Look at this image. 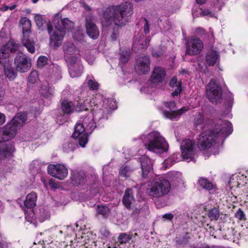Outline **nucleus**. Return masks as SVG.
<instances>
[{
  "mask_svg": "<svg viewBox=\"0 0 248 248\" xmlns=\"http://www.w3.org/2000/svg\"><path fill=\"white\" fill-rule=\"evenodd\" d=\"M0 70L4 69V74L10 80H14L16 77V72L12 66V63L9 60H0Z\"/></svg>",
  "mask_w": 248,
  "mask_h": 248,
  "instance_id": "a211bd4d",
  "label": "nucleus"
},
{
  "mask_svg": "<svg viewBox=\"0 0 248 248\" xmlns=\"http://www.w3.org/2000/svg\"><path fill=\"white\" fill-rule=\"evenodd\" d=\"M188 110L186 107H183L177 111H164L163 112L164 117L172 121L178 120L180 116Z\"/></svg>",
  "mask_w": 248,
  "mask_h": 248,
  "instance_id": "a878e982",
  "label": "nucleus"
},
{
  "mask_svg": "<svg viewBox=\"0 0 248 248\" xmlns=\"http://www.w3.org/2000/svg\"><path fill=\"white\" fill-rule=\"evenodd\" d=\"M34 20L39 29L42 31L46 29L50 35L52 34L51 32H53V29L49 21H46L40 15L35 16Z\"/></svg>",
  "mask_w": 248,
  "mask_h": 248,
  "instance_id": "b1692460",
  "label": "nucleus"
},
{
  "mask_svg": "<svg viewBox=\"0 0 248 248\" xmlns=\"http://www.w3.org/2000/svg\"><path fill=\"white\" fill-rule=\"evenodd\" d=\"M206 0H196V2L197 3L202 5L204 4Z\"/></svg>",
  "mask_w": 248,
  "mask_h": 248,
  "instance_id": "338daca9",
  "label": "nucleus"
},
{
  "mask_svg": "<svg viewBox=\"0 0 248 248\" xmlns=\"http://www.w3.org/2000/svg\"><path fill=\"white\" fill-rule=\"evenodd\" d=\"M47 171L49 174L60 180H62L67 177L68 170L63 165H49L47 167Z\"/></svg>",
  "mask_w": 248,
  "mask_h": 248,
  "instance_id": "ddd939ff",
  "label": "nucleus"
},
{
  "mask_svg": "<svg viewBox=\"0 0 248 248\" xmlns=\"http://www.w3.org/2000/svg\"><path fill=\"white\" fill-rule=\"evenodd\" d=\"M80 3L82 5V6L83 7H84V8L85 9H86L87 10H88V11L91 10V8L89 6L87 5L83 0L80 1Z\"/></svg>",
  "mask_w": 248,
  "mask_h": 248,
  "instance_id": "bf43d9fd",
  "label": "nucleus"
},
{
  "mask_svg": "<svg viewBox=\"0 0 248 248\" xmlns=\"http://www.w3.org/2000/svg\"><path fill=\"white\" fill-rule=\"evenodd\" d=\"M181 174L177 172H171L168 174L169 180L163 177L155 178L149 186V196L155 200L167 196L171 189L170 181L179 182Z\"/></svg>",
  "mask_w": 248,
  "mask_h": 248,
  "instance_id": "20e7f679",
  "label": "nucleus"
},
{
  "mask_svg": "<svg viewBox=\"0 0 248 248\" xmlns=\"http://www.w3.org/2000/svg\"><path fill=\"white\" fill-rule=\"evenodd\" d=\"M165 105L166 107L171 109L175 107V103L174 101H170L169 102L165 103Z\"/></svg>",
  "mask_w": 248,
  "mask_h": 248,
  "instance_id": "6e6d98bb",
  "label": "nucleus"
},
{
  "mask_svg": "<svg viewBox=\"0 0 248 248\" xmlns=\"http://www.w3.org/2000/svg\"><path fill=\"white\" fill-rule=\"evenodd\" d=\"M5 121V115L0 112V124H2Z\"/></svg>",
  "mask_w": 248,
  "mask_h": 248,
  "instance_id": "052dcab7",
  "label": "nucleus"
},
{
  "mask_svg": "<svg viewBox=\"0 0 248 248\" xmlns=\"http://www.w3.org/2000/svg\"><path fill=\"white\" fill-rule=\"evenodd\" d=\"M50 69L49 77L52 81H56L61 78V69L59 66L53 64Z\"/></svg>",
  "mask_w": 248,
  "mask_h": 248,
  "instance_id": "7c9ffc66",
  "label": "nucleus"
},
{
  "mask_svg": "<svg viewBox=\"0 0 248 248\" xmlns=\"http://www.w3.org/2000/svg\"><path fill=\"white\" fill-rule=\"evenodd\" d=\"M53 22L55 28L50 35V45L56 49L61 45L66 31L72 29L74 23L66 18L61 19L59 14L54 16Z\"/></svg>",
  "mask_w": 248,
  "mask_h": 248,
  "instance_id": "39448f33",
  "label": "nucleus"
},
{
  "mask_svg": "<svg viewBox=\"0 0 248 248\" xmlns=\"http://www.w3.org/2000/svg\"><path fill=\"white\" fill-rule=\"evenodd\" d=\"M76 145L72 142H66L63 145V149L64 152H68L70 151H74Z\"/></svg>",
  "mask_w": 248,
  "mask_h": 248,
  "instance_id": "a18cd8bd",
  "label": "nucleus"
},
{
  "mask_svg": "<svg viewBox=\"0 0 248 248\" xmlns=\"http://www.w3.org/2000/svg\"><path fill=\"white\" fill-rule=\"evenodd\" d=\"M69 69V73L71 78L78 77L82 73L83 67L80 63L79 59L66 62Z\"/></svg>",
  "mask_w": 248,
  "mask_h": 248,
  "instance_id": "f3484780",
  "label": "nucleus"
},
{
  "mask_svg": "<svg viewBox=\"0 0 248 248\" xmlns=\"http://www.w3.org/2000/svg\"><path fill=\"white\" fill-rule=\"evenodd\" d=\"M219 212L217 208H213L208 213V217L212 220H217L219 217Z\"/></svg>",
  "mask_w": 248,
  "mask_h": 248,
  "instance_id": "79ce46f5",
  "label": "nucleus"
},
{
  "mask_svg": "<svg viewBox=\"0 0 248 248\" xmlns=\"http://www.w3.org/2000/svg\"><path fill=\"white\" fill-rule=\"evenodd\" d=\"M15 151V147L11 142L2 143L0 145V161L11 156Z\"/></svg>",
  "mask_w": 248,
  "mask_h": 248,
  "instance_id": "4be33fe9",
  "label": "nucleus"
},
{
  "mask_svg": "<svg viewBox=\"0 0 248 248\" xmlns=\"http://www.w3.org/2000/svg\"><path fill=\"white\" fill-rule=\"evenodd\" d=\"M219 58L218 52L211 50L206 54L205 57L206 64L209 66H213Z\"/></svg>",
  "mask_w": 248,
  "mask_h": 248,
  "instance_id": "cd10ccee",
  "label": "nucleus"
},
{
  "mask_svg": "<svg viewBox=\"0 0 248 248\" xmlns=\"http://www.w3.org/2000/svg\"><path fill=\"white\" fill-rule=\"evenodd\" d=\"M206 96L212 102H217L222 96L221 87L215 79L211 80L206 88Z\"/></svg>",
  "mask_w": 248,
  "mask_h": 248,
  "instance_id": "1a4fd4ad",
  "label": "nucleus"
},
{
  "mask_svg": "<svg viewBox=\"0 0 248 248\" xmlns=\"http://www.w3.org/2000/svg\"><path fill=\"white\" fill-rule=\"evenodd\" d=\"M150 39L142 34L140 35L136 39L134 47L143 49L146 48L150 42Z\"/></svg>",
  "mask_w": 248,
  "mask_h": 248,
  "instance_id": "bb28decb",
  "label": "nucleus"
},
{
  "mask_svg": "<svg viewBox=\"0 0 248 248\" xmlns=\"http://www.w3.org/2000/svg\"><path fill=\"white\" fill-rule=\"evenodd\" d=\"M144 27H143L144 32L145 34H147V33H149V31H150L149 25L147 20L146 19H144Z\"/></svg>",
  "mask_w": 248,
  "mask_h": 248,
  "instance_id": "3c124183",
  "label": "nucleus"
},
{
  "mask_svg": "<svg viewBox=\"0 0 248 248\" xmlns=\"http://www.w3.org/2000/svg\"><path fill=\"white\" fill-rule=\"evenodd\" d=\"M166 75V71L163 68L160 66H156L153 71L151 77V81L154 85H157L158 84L163 82Z\"/></svg>",
  "mask_w": 248,
  "mask_h": 248,
  "instance_id": "6ab92c4d",
  "label": "nucleus"
},
{
  "mask_svg": "<svg viewBox=\"0 0 248 248\" xmlns=\"http://www.w3.org/2000/svg\"><path fill=\"white\" fill-rule=\"evenodd\" d=\"M143 140L146 148L155 153L166 152L169 148V145L164 138L156 131L149 133L144 137Z\"/></svg>",
  "mask_w": 248,
  "mask_h": 248,
  "instance_id": "0eeeda50",
  "label": "nucleus"
},
{
  "mask_svg": "<svg viewBox=\"0 0 248 248\" xmlns=\"http://www.w3.org/2000/svg\"><path fill=\"white\" fill-rule=\"evenodd\" d=\"M61 108L64 113L70 114L75 111V104L71 101L64 100L61 103Z\"/></svg>",
  "mask_w": 248,
  "mask_h": 248,
  "instance_id": "2f4dec72",
  "label": "nucleus"
},
{
  "mask_svg": "<svg viewBox=\"0 0 248 248\" xmlns=\"http://www.w3.org/2000/svg\"><path fill=\"white\" fill-rule=\"evenodd\" d=\"M88 133L89 132H87L84 125L79 121L75 125V131L72 136L75 139L78 138L80 146L84 147L88 140Z\"/></svg>",
  "mask_w": 248,
  "mask_h": 248,
  "instance_id": "9d476101",
  "label": "nucleus"
},
{
  "mask_svg": "<svg viewBox=\"0 0 248 248\" xmlns=\"http://www.w3.org/2000/svg\"><path fill=\"white\" fill-rule=\"evenodd\" d=\"M235 217L239 220H243L246 219V216L242 210L239 209L235 214Z\"/></svg>",
  "mask_w": 248,
  "mask_h": 248,
  "instance_id": "09e8293b",
  "label": "nucleus"
},
{
  "mask_svg": "<svg viewBox=\"0 0 248 248\" xmlns=\"http://www.w3.org/2000/svg\"><path fill=\"white\" fill-rule=\"evenodd\" d=\"M91 103L92 112L89 113L86 117L81 118L79 120L89 133H91L96 127L95 120L107 119L108 115L112 110L116 108V103L112 100L105 99L103 104L101 102L98 104L96 99H93Z\"/></svg>",
  "mask_w": 248,
  "mask_h": 248,
  "instance_id": "7ed1b4c3",
  "label": "nucleus"
},
{
  "mask_svg": "<svg viewBox=\"0 0 248 248\" xmlns=\"http://www.w3.org/2000/svg\"><path fill=\"white\" fill-rule=\"evenodd\" d=\"M232 132V124L228 121L218 120L211 128L206 124L198 139V146L200 150L210 148L217 140H223Z\"/></svg>",
  "mask_w": 248,
  "mask_h": 248,
  "instance_id": "f257e3e1",
  "label": "nucleus"
},
{
  "mask_svg": "<svg viewBox=\"0 0 248 248\" xmlns=\"http://www.w3.org/2000/svg\"><path fill=\"white\" fill-rule=\"evenodd\" d=\"M150 60L147 56L142 55L137 60L135 70L139 74H146L150 71Z\"/></svg>",
  "mask_w": 248,
  "mask_h": 248,
  "instance_id": "2eb2a0df",
  "label": "nucleus"
},
{
  "mask_svg": "<svg viewBox=\"0 0 248 248\" xmlns=\"http://www.w3.org/2000/svg\"><path fill=\"white\" fill-rule=\"evenodd\" d=\"M130 51L129 49L124 50L120 53V62L121 63H126L129 60Z\"/></svg>",
  "mask_w": 248,
  "mask_h": 248,
  "instance_id": "58836bf2",
  "label": "nucleus"
},
{
  "mask_svg": "<svg viewBox=\"0 0 248 248\" xmlns=\"http://www.w3.org/2000/svg\"><path fill=\"white\" fill-rule=\"evenodd\" d=\"M37 198V194L33 192L29 194L24 201L25 206L28 208H32L36 205Z\"/></svg>",
  "mask_w": 248,
  "mask_h": 248,
  "instance_id": "c85d7f7f",
  "label": "nucleus"
},
{
  "mask_svg": "<svg viewBox=\"0 0 248 248\" xmlns=\"http://www.w3.org/2000/svg\"><path fill=\"white\" fill-rule=\"evenodd\" d=\"M20 46L13 42H9L0 50V58L6 59L9 56L10 52L19 50Z\"/></svg>",
  "mask_w": 248,
  "mask_h": 248,
  "instance_id": "5701e85b",
  "label": "nucleus"
},
{
  "mask_svg": "<svg viewBox=\"0 0 248 248\" xmlns=\"http://www.w3.org/2000/svg\"><path fill=\"white\" fill-rule=\"evenodd\" d=\"M203 32H204V30H203V29L202 28H198L197 29V32L198 33H202Z\"/></svg>",
  "mask_w": 248,
  "mask_h": 248,
  "instance_id": "774afa93",
  "label": "nucleus"
},
{
  "mask_svg": "<svg viewBox=\"0 0 248 248\" xmlns=\"http://www.w3.org/2000/svg\"><path fill=\"white\" fill-rule=\"evenodd\" d=\"M20 23L22 26V43L29 52L33 53L35 52V43L29 35L31 26V22L27 17H23L20 19Z\"/></svg>",
  "mask_w": 248,
  "mask_h": 248,
  "instance_id": "6e6552de",
  "label": "nucleus"
},
{
  "mask_svg": "<svg viewBox=\"0 0 248 248\" xmlns=\"http://www.w3.org/2000/svg\"><path fill=\"white\" fill-rule=\"evenodd\" d=\"M178 155H179V154H173L171 156L170 158L168 159L166 161V163L168 164L169 162H170L171 161H174V162H176V161H178L179 158H178L177 156Z\"/></svg>",
  "mask_w": 248,
  "mask_h": 248,
  "instance_id": "864d4df0",
  "label": "nucleus"
},
{
  "mask_svg": "<svg viewBox=\"0 0 248 248\" xmlns=\"http://www.w3.org/2000/svg\"><path fill=\"white\" fill-rule=\"evenodd\" d=\"M141 168L142 170V176L143 178L148 177L153 169V161L146 155H142L140 158Z\"/></svg>",
  "mask_w": 248,
  "mask_h": 248,
  "instance_id": "aec40b11",
  "label": "nucleus"
},
{
  "mask_svg": "<svg viewBox=\"0 0 248 248\" xmlns=\"http://www.w3.org/2000/svg\"><path fill=\"white\" fill-rule=\"evenodd\" d=\"M38 79V74L36 71H32L30 74L28 80L30 83H35Z\"/></svg>",
  "mask_w": 248,
  "mask_h": 248,
  "instance_id": "c03bdc74",
  "label": "nucleus"
},
{
  "mask_svg": "<svg viewBox=\"0 0 248 248\" xmlns=\"http://www.w3.org/2000/svg\"><path fill=\"white\" fill-rule=\"evenodd\" d=\"M78 34H80V36L79 37H77L76 35L74 36V38L75 39H76L77 40H80L81 39V38L82 37V34L80 33V32H78Z\"/></svg>",
  "mask_w": 248,
  "mask_h": 248,
  "instance_id": "69168bd1",
  "label": "nucleus"
},
{
  "mask_svg": "<svg viewBox=\"0 0 248 248\" xmlns=\"http://www.w3.org/2000/svg\"><path fill=\"white\" fill-rule=\"evenodd\" d=\"M86 179L85 174L83 172H73L72 176V181L74 185H81L85 182Z\"/></svg>",
  "mask_w": 248,
  "mask_h": 248,
  "instance_id": "473e14b6",
  "label": "nucleus"
},
{
  "mask_svg": "<svg viewBox=\"0 0 248 248\" xmlns=\"http://www.w3.org/2000/svg\"><path fill=\"white\" fill-rule=\"evenodd\" d=\"M135 168L129 165H123L119 170V174L121 176L128 177L134 170Z\"/></svg>",
  "mask_w": 248,
  "mask_h": 248,
  "instance_id": "f704fd0d",
  "label": "nucleus"
},
{
  "mask_svg": "<svg viewBox=\"0 0 248 248\" xmlns=\"http://www.w3.org/2000/svg\"><path fill=\"white\" fill-rule=\"evenodd\" d=\"M131 239V237L127 233H120L118 238V242L115 244L114 248H117V246H119L118 243L121 244H125L127 243Z\"/></svg>",
  "mask_w": 248,
  "mask_h": 248,
  "instance_id": "e433bc0d",
  "label": "nucleus"
},
{
  "mask_svg": "<svg viewBox=\"0 0 248 248\" xmlns=\"http://www.w3.org/2000/svg\"><path fill=\"white\" fill-rule=\"evenodd\" d=\"M190 238V237L189 233L187 232L184 236L181 237L177 238V245L179 246L185 245L188 242Z\"/></svg>",
  "mask_w": 248,
  "mask_h": 248,
  "instance_id": "a19ab883",
  "label": "nucleus"
},
{
  "mask_svg": "<svg viewBox=\"0 0 248 248\" xmlns=\"http://www.w3.org/2000/svg\"><path fill=\"white\" fill-rule=\"evenodd\" d=\"M216 122H213L212 120L204 118V116L200 113H198L195 117L194 120V125L195 127H197L201 124H203L202 126V128L203 129V127L207 124L209 125V128L215 126Z\"/></svg>",
  "mask_w": 248,
  "mask_h": 248,
  "instance_id": "393cba45",
  "label": "nucleus"
},
{
  "mask_svg": "<svg viewBox=\"0 0 248 248\" xmlns=\"http://www.w3.org/2000/svg\"><path fill=\"white\" fill-rule=\"evenodd\" d=\"M49 185L53 189L58 188L59 186V184L56 183L52 179H50L49 180Z\"/></svg>",
  "mask_w": 248,
  "mask_h": 248,
  "instance_id": "603ef678",
  "label": "nucleus"
},
{
  "mask_svg": "<svg viewBox=\"0 0 248 248\" xmlns=\"http://www.w3.org/2000/svg\"><path fill=\"white\" fill-rule=\"evenodd\" d=\"M5 95V90L4 89L0 86V103L3 100Z\"/></svg>",
  "mask_w": 248,
  "mask_h": 248,
  "instance_id": "4d7b16f0",
  "label": "nucleus"
},
{
  "mask_svg": "<svg viewBox=\"0 0 248 248\" xmlns=\"http://www.w3.org/2000/svg\"><path fill=\"white\" fill-rule=\"evenodd\" d=\"M0 248H8V244L5 242H0Z\"/></svg>",
  "mask_w": 248,
  "mask_h": 248,
  "instance_id": "0e129e2a",
  "label": "nucleus"
},
{
  "mask_svg": "<svg viewBox=\"0 0 248 248\" xmlns=\"http://www.w3.org/2000/svg\"><path fill=\"white\" fill-rule=\"evenodd\" d=\"M47 62V58L46 56H40L37 60V65L38 67H42L45 65Z\"/></svg>",
  "mask_w": 248,
  "mask_h": 248,
  "instance_id": "49530a36",
  "label": "nucleus"
},
{
  "mask_svg": "<svg viewBox=\"0 0 248 248\" xmlns=\"http://www.w3.org/2000/svg\"><path fill=\"white\" fill-rule=\"evenodd\" d=\"M133 10V6L129 2L108 7L104 12L102 19V25L108 27L113 23L117 26H124L130 21Z\"/></svg>",
  "mask_w": 248,
  "mask_h": 248,
  "instance_id": "f03ea898",
  "label": "nucleus"
},
{
  "mask_svg": "<svg viewBox=\"0 0 248 248\" xmlns=\"http://www.w3.org/2000/svg\"><path fill=\"white\" fill-rule=\"evenodd\" d=\"M15 64L16 70L22 73L28 71L31 67L30 60L22 54L16 57Z\"/></svg>",
  "mask_w": 248,
  "mask_h": 248,
  "instance_id": "dca6fc26",
  "label": "nucleus"
},
{
  "mask_svg": "<svg viewBox=\"0 0 248 248\" xmlns=\"http://www.w3.org/2000/svg\"><path fill=\"white\" fill-rule=\"evenodd\" d=\"M118 36V31H115L111 34V38L112 40H115Z\"/></svg>",
  "mask_w": 248,
  "mask_h": 248,
  "instance_id": "e2e57ef3",
  "label": "nucleus"
},
{
  "mask_svg": "<svg viewBox=\"0 0 248 248\" xmlns=\"http://www.w3.org/2000/svg\"><path fill=\"white\" fill-rule=\"evenodd\" d=\"M109 209L108 207L104 205H98L97 213L101 215L104 217H107L108 216Z\"/></svg>",
  "mask_w": 248,
  "mask_h": 248,
  "instance_id": "37998d69",
  "label": "nucleus"
},
{
  "mask_svg": "<svg viewBox=\"0 0 248 248\" xmlns=\"http://www.w3.org/2000/svg\"><path fill=\"white\" fill-rule=\"evenodd\" d=\"M163 217L165 218V219H166L170 220H171L173 218V215L172 214H171V213L165 214L163 216Z\"/></svg>",
  "mask_w": 248,
  "mask_h": 248,
  "instance_id": "13d9d810",
  "label": "nucleus"
},
{
  "mask_svg": "<svg viewBox=\"0 0 248 248\" xmlns=\"http://www.w3.org/2000/svg\"><path fill=\"white\" fill-rule=\"evenodd\" d=\"M86 29L87 34L92 39H96L99 34V30L93 23V18L91 16L86 18Z\"/></svg>",
  "mask_w": 248,
  "mask_h": 248,
  "instance_id": "412c9836",
  "label": "nucleus"
},
{
  "mask_svg": "<svg viewBox=\"0 0 248 248\" xmlns=\"http://www.w3.org/2000/svg\"><path fill=\"white\" fill-rule=\"evenodd\" d=\"M147 209V208L146 206H143V207H142L141 208H140V209H139L138 208H136L134 211H133V214L135 216H140V215H141V216H142L143 215V211L144 210H145Z\"/></svg>",
  "mask_w": 248,
  "mask_h": 248,
  "instance_id": "de8ad7c7",
  "label": "nucleus"
},
{
  "mask_svg": "<svg viewBox=\"0 0 248 248\" xmlns=\"http://www.w3.org/2000/svg\"><path fill=\"white\" fill-rule=\"evenodd\" d=\"M75 111L78 112L87 109L84 104L80 103H77L76 106L75 105Z\"/></svg>",
  "mask_w": 248,
  "mask_h": 248,
  "instance_id": "8fccbe9b",
  "label": "nucleus"
},
{
  "mask_svg": "<svg viewBox=\"0 0 248 248\" xmlns=\"http://www.w3.org/2000/svg\"><path fill=\"white\" fill-rule=\"evenodd\" d=\"M27 120L25 113H18L4 127L0 129V142L8 140L14 137L18 128L22 126Z\"/></svg>",
  "mask_w": 248,
  "mask_h": 248,
  "instance_id": "423d86ee",
  "label": "nucleus"
},
{
  "mask_svg": "<svg viewBox=\"0 0 248 248\" xmlns=\"http://www.w3.org/2000/svg\"><path fill=\"white\" fill-rule=\"evenodd\" d=\"M41 93L46 97H49L54 93V89L46 85H43L40 89Z\"/></svg>",
  "mask_w": 248,
  "mask_h": 248,
  "instance_id": "c9c22d12",
  "label": "nucleus"
},
{
  "mask_svg": "<svg viewBox=\"0 0 248 248\" xmlns=\"http://www.w3.org/2000/svg\"><path fill=\"white\" fill-rule=\"evenodd\" d=\"M63 49L64 52V58L66 62H70L71 61L79 59L78 56L79 54V50L72 43H65L63 46Z\"/></svg>",
  "mask_w": 248,
  "mask_h": 248,
  "instance_id": "4468645a",
  "label": "nucleus"
},
{
  "mask_svg": "<svg viewBox=\"0 0 248 248\" xmlns=\"http://www.w3.org/2000/svg\"><path fill=\"white\" fill-rule=\"evenodd\" d=\"M181 156L183 159H188L193 157L195 154L194 142L189 139L184 140L181 143Z\"/></svg>",
  "mask_w": 248,
  "mask_h": 248,
  "instance_id": "f8f14e48",
  "label": "nucleus"
},
{
  "mask_svg": "<svg viewBox=\"0 0 248 248\" xmlns=\"http://www.w3.org/2000/svg\"><path fill=\"white\" fill-rule=\"evenodd\" d=\"M190 248H210V246L207 244H201L200 246L193 245L190 246Z\"/></svg>",
  "mask_w": 248,
  "mask_h": 248,
  "instance_id": "5fc2aeb1",
  "label": "nucleus"
},
{
  "mask_svg": "<svg viewBox=\"0 0 248 248\" xmlns=\"http://www.w3.org/2000/svg\"><path fill=\"white\" fill-rule=\"evenodd\" d=\"M134 201L131 189H127L123 198V202L127 208H129L132 202Z\"/></svg>",
  "mask_w": 248,
  "mask_h": 248,
  "instance_id": "c756f323",
  "label": "nucleus"
},
{
  "mask_svg": "<svg viewBox=\"0 0 248 248\" xmlns=\"http://www.w3.org/2000/svg\"><path fill=\"white\" fill-rule=\"evenodd\" d=\"M170 85L171 87H176L175 90L171 93L173 96H177L181 91V84L180 82L178 81L175 77H173L170 81Z\"/></svg>",
  "mask_w": 248,
  "mask_h": 248,
  "instance_id": "72a5a7b5",
  "label": "nucleus"
},
{
  "mask_svg": "<svg viewBox=\"0 0 248 248\" xmlns=\"http://www.w3.org/2000/svg\"><path fill=\"white\" fill-rule=\"evenodd\" d=\"M203 44L202 41L197 37L188 39L186 44V54L195 55L199 54L203 49Z\"/></svg>",
  "mask_w": 248,
  "mask_h": 248,
  "instance_id": "9b49d317",
  "label": "nucleus"
},
{
  "mask_svg": "<svg viewBox=\"0 0 248 248\" xmlns=\"http://www.w3.org/2000/svg\"><path fill=\"white\" fill-rule=\"evenodd\" d=\"M86 80H88L87 83L91 90H95L98 89L99 84L95 81L93 77L88 76Z\"/></svg>",
  "mask_w": 248,
  "mask_h": 248,
  "instance_id": "ea45409f",
  "label": "nucleus"
},
{
  "mask_svg": "<svg viewBox=\"0 0 248 248\" xmlns=\"http://www.w3.org/2000/svg\"><path fill=\"white\" fill-rule=\"evenodd\" d=\"M210 14H211V13L208 9L204 10L201 13V15L203 16L209 15Z\"/></svg>",
  "mask_w": 248,
  "mask_h": 248,
  "instance_id": "680f3d73",
  "label": "nucleus"
},
{
  "mask_svg": "<svg viewBox=\"0 0 248 248\" xmlns=\"http://www.w3.org/2000/svg\"><path fill=\"white\" fill-rule=\"evenodd\" d=\"M199 184L203 188L207 190L212 189L214 187L211 182L207 179L202 177L199 179Z\"/></svg>",
  "mask_w": 248,
  "mask_h": 248,
  "instance_id": "4c0bfd02",
  "label": "nucleus"
}]
</instances>
